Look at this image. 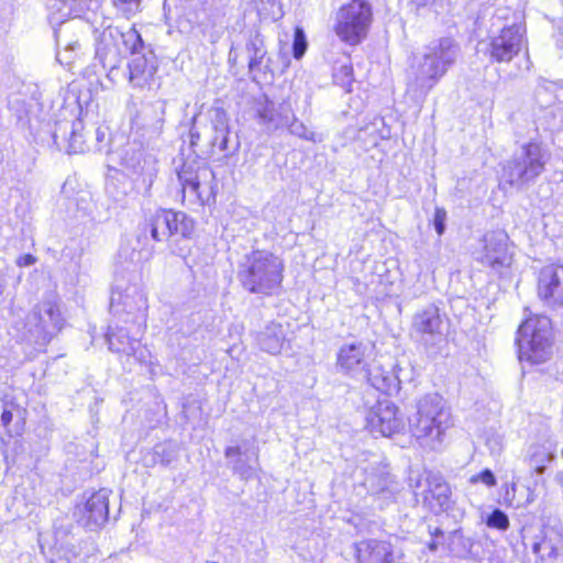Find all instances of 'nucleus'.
Masks as SVG:
<instances>
[{
    "instance_id": "32",
    "label": "nucleus",
    "mask_w": 563,
    "mask_h": 563,
    "mask_svg": "<svg viewBox=\"0 0 563 563\" xmlns=\"http://www.w3.org/2000/svg\"><path fill=\"white\" fill-rule=\"evenodd\" d=\"M246 52L249 55V68L254 70L263 63L267 54L264 37L258 31L251 34L246 43Z\"/></svg>"
},
{
    "instance_id": "39",
    "label": "nucleus",
    "mask_w": 563,
    "mask_h": 563,
    "mask_svg": "<svg viewBox=\"0 0 563 563\" xmlns=\"http://www.w3.org/2000/svg\"><path fill=\"white\" fill-rule=\"evenodd\" d=\"M114 7L126 18L140 11L141 0H112Z\"/></svg>"
},
{
    "instance_id": "24",
    "label": "nucleus",
    "mask_w": 563,
    "mask_h": 563,
    "mask_svg": "<svg viewBox=\"0 0 563 563\" xmlns=\"http://www.w3.org/2000/svg\"><path fill=\"white\" fill-rule=\"evenodd\" d=\"M85 525L93 528L100 527L108 520L109 516V490L100 489L87 499L85 504Z\"/></svg>"
},
{
    "instance_id": "51",
    "label": "nucleus",
    "mask_w": 563,
    "mask_h": 563,
    "mask_svg": "<svg viewBox=\"0 0 563 563\" xmlns=\"http://www.w3.org/2000/svg\"><path fill=\"white\" fill-rule=\"evenodd\" d=\"M206 563H218V562H206Z\"/></svg>"
},
{
    "instance_id": "20",
    "label": "nucleus",
    "mask_w": 563,
    "mask_h": 563,
    "mask_svg": "<svg viewBox=\"0 0 563 563\" xmlns=\"http://www.w3.org/2000/svg\"><path fill=\"white\" fill-rule=\"evenodd\" d=\"M109 349L115 353H122L128 356H134L140 363H147L151 356L150 351L141 345L139 339L131 338L126 329H110L107 333Z\"/></svg>"
},
{
    "instance_id": "7",
    "label": "nucleus",
    "mask_w": 563,
    "mask_h": 563,
    "mask_svg": "<svg viewBox=\"0 0 563 563\" xmlns=\"http://www.w3.org/2000/svg\"><path fill=\"white\" fill-rule=\"evenodd\" d=\"M508 241V234L504 230L486 232L474 251L475 261L495 274H503L512 262Z\"/></svg>"
},
{
    "instance_id": "41",
    "label": "nucleus",
    "mask_w": 563,
    "mask_h": 563,
    "mask_svg": "<svg viewBox=\"0 0 563 563\" xmlns=\"http://www.w3.org/2000/svg\"><path fill=\"white\" fill-rule=\"evenodd\" d=\"M471 484L482 483L486 487H494L497 485V479L489 468L483 470L481 473L474 474L470 477Z\"/></svg>"
},
{
    "instance_id": "47",
    "label": "nucleus",
    "mask_w": 563,
    "mask_h": 563,
    "mask_svg": "<svg viewBox=\"0 0 563 563\" xmlns=\"http://www.w3.org/2000/svg\"><path fill=\"white\" fill-rule=\"evenodd\" d=\"M80 125V122H74L73 125H71V140L73 142H76V130H77V126Z\"/></svg>"
},
{
    "instance_id": "35",
    "label": "nucleus",
    "mask_w": 563,
    "mask_h": 563,
    "mask_svg": "<svg viewBox=\"0 0 563 563\" xmlns=\"http://www.w3.org/2000/svg\"><path fill=\"white\" fill-rule=\"evenodd\" d=\"M289 132L292 135H296L300 139L311 141V142H321L322 137L316 132L309 130L302 122L294 119V121L288 126Z\"/></svg>"
},
{
    "instance_id": "37",
    "label": "nucleus",
    "mask_w": 563,
    "mask_h": 563,
    "mask_svg": "<svg viewBox=\"0 0 563 563\" xmlns=\"http://www.w3.org/2000/svg\"><path fill=\"white\" fill-rule=\"evenodd\" d=\"M258 12L261 15H264L265 18H271L272 20H277L282 18L283 12L280 7V0H261Z\"/></svg>"
},
{
    "instance_id": "44",
    "label": "nucleus",
    "mask_w": 563,
    "mask_h": 563,
    "mask_svg": "<svg viewBox=\"0 0 563 563\" xmlns=\"http://www.w3.org/2000/svg\"><path fill=\"white\" fill-rule=\"evenodd\" d=\"M36 262V257L31 254H24L16 260V265L20 267H27Z\"/></svg>"
},
{
    "instance_id": "38",
    "label": "nucleus",
    "mask_w": 563,
    "mask_h": 563,
    "mask_svg": "<svg viewBox=\"0 0 563 563\" xmlns=\"http://www.w3.org/2000/svg\"><path fill=\"white\" fill-rule=\"evenodd\" d=\"M307 38L303 30L299 26L295 29L292 42V55L296 59H300L307 51Z\"/></svg>"
},
{
    "instance_id": "40",
    "label": "nucleus",
    "mask_w": 563,
    "mask_h": 563,
    "mask_svg": "<svg viewBox=\"0 0 563 563\" xmlns=\"http://www.w3.org/2000/svg\"><path fill=\"white\" fill-rule=\"evenodd\" d=\"M81 48V45L79 41H73L65 45V47L57 52V59L62 64L70 65L73 63V56L71 53H75L76 51H79Z\"/></svg>"
},
{
    "instance_id": "1",
    "label": "nucleus",
    "mask_w": 563,
    "mask_h": 563,
    "mask_svg": "<svg viewBox=\"0 0 563 563\" xmlns=\"http://www.w3.org/2000/svg\"><path fill=\"white\" fill-rule=\"evenodd\" d=\"M456 55L457 46L452 38L443 37L431 42L415 57L413 78L408 84V90L426 98L454 64Z\"/></svg>"
},
{
    "instance_id": "3",
    "label": "nucleus",
    "mask_w": 563,
    "mask_h": 563,
    "mask_svg": "<svg viewBox=\"0 0 563 563\" xmlns=\"http://www.w3.org/2000/svg\"><path fill=\"white\" fill-rule=\"evenodd\" d=\"M283 273L284 262L279 256L266 250H255L240 263L238 277L249 292L272 296L282 285Z\"/></svg>"
},
{
    "instance_id": "13",
    "label": "nucleus",
    "mask_w": 563,
    "mask_h": 563,
    "mask_svg": "<svg viewBox=\"0 0 563 563\" xmlns=\"http://www.w3.org/2000/svg\"><path fill=\"white\" fill-rule=\"evenodd\" d=\"M31 322H35V329L30 330L36 336V340L46 344L56 335L64 325L56 298L51 295L45 298L34 310Z\"/></svg>"
},
{
    "instance_id": "15",
    "label": "nucleus",
    "mask_w": 563,
    "mask_h": 563,
    "mask_svg": "<svg viewBox=\"0 0 563 563\" xmlns=\"http://www.w3.org/2000/svg\"><path fill=\"white\" fill-rule=\"evenodd\" d=\"M523 46V31L519 25L504 27L489 43V56L497 63H509Z\"/></svg>"
},
{
    "instance_id": "30",
    "label": "nucleus",
    "mask_w": 563,
    "mask_h": 563,
    "mask_svg": "<svg viewBox=\"0 0 563 563\" xmlns=\"http://www.w3.org/2000/svg\"><path fill=\"white\" fill-rule=\"evenodd\" d=\"M361 379H365L371 386L383 394H390L398 387L396 377L390 372L384 371L379 366H374L371 363L367 375L362 376Z\"/></svg>"
},
{
    "instance_id": "12",
    "label": "nucleus",
    "mask_w": 563,
    "mask_h": 563,
    "mask_svg": "<svg viewBox=\"0 0 563 563\" xmlns=\"http://www.w3.org/2000/svg\"><path fill=\"white\" fill-rule=\"evenodd\" d=\"M372 351L361 341L344 343L336 353V371L354 379H361L367 375Z\"/></svg>"
},
{
    "instance_id": "19",
    "label": "nucleus",
    "mask_w": 563,
    "mask_h": 563,
    "mask_svg": "<svg viewBox=\"0 0 563 563\" xmlns=\"http://www.w3.org/2000/svg\"><path fill=\"white\" fill-rule=\"evenodd\" d=\"M363 484L372 495L382 501L380 507L391 501L398 492V484L385 466H377L369 472L366 471Z\"/></svg>"
},
{
    "instance_id": "31",
    "label": "nucleus",
    "mask_w": 563,
    "mask_h": 563,
    "mask_svg": "<svg viewBox=\"0 0 563 563\" xmlns=\"http://www.w3.org/2000/svg\"><path fill=\"white\" fill-rule=\"evenodd\" d=\"M172 210L157 211L151 219L150 232L156 242L167 241L172 235Z\"/></svg>"
},
{
    "instance_id": "17",
    "label": "nucleus",
    "mask_w": 563,
    "mask_h": 563,
    "mask_svg": "<svg viewBox=\"0 0 563 563\" xmlns=\"http://www.w3.org/2000/svg\"><path fill=\"white\" fill-rule=\"evenodd\" d=\"M357 563H404V551L386 541L364 540L355 545Z\"/></svg>"
},
{
    "instance_id": "29",
    "label": "nucleus",
    "mask_w": 563,
    "mask_h": 563,
    "mask_svg": "<svg viewBox=\"0 0 563 563\" xmlns=\"http://www.w3.org/2000/svg\"><path fill=\"white\" fill-rule=\"evenodd\" d=\"M211 124L213 136L211 139V145L218 146L221 152L228 150V136H229V119L224 110L216 108L211 113Z\"/></svg>"
},
{
    "instance_id": "48",
    "label": "nucleus",
    "mask_w": 563,
    "mask_h": 563,
    "mask_svg": "<svg viewBox=\"0 0 563 563\" xmlns=\"http://www.w3.org/2000/svg\"><path fill=\"white\" fill-rule=\"evenodd\" d=\"M534 498H536V497H534L533 492H532V490H530V492H529V495H528V497H527V503H529V504H530V503H532V501L534 500Z\"/></svg>"
},
{
    "instance_id": "2",
    "label": "nucleus",
    "mask_w": 563,
    "mask_h": 563,
    "mask_svg": "<svg viewBox=\"0 0 563 563\" xmlns=\"http://www.w3.org/2000/svg\"><path fill=\"white\" fill-rule=\"evenodd\" d=\"M409 426L421 446L438 450L446 430L452 426L451 412L443 397L437 393L421 397Z\"/></svg>"
},
{
    "instance_id": "50",
    "label": "nucleus",
    "mask_w": 563,
    "mask_h": 563,
    "mask_svg": "<svg viewBox=\"0 0 563 563\" xmlns=\"http://www.w3.org/2000/svg\"><path fill=\"white\" fill-rule=\"evenodd\" d=\"M560 483L563 486V474L560 476Z\"/></svg>"
},
{
    "instance_id": "9",
    "label": "nucleus",
    "mask_w": 563,
    "mask_h": 563,
    "mask_svg": "<svg viewBox=\"0 0 563 563\" xmlns=\"http://www.w3.org/2000/svg\"><path fill=\"white\" fill-rule=\"evenodd\" d=\"M184 194L197 199L201 205L210 203L216 197V176L206 164L195 167L185 164L178 173Z\"/></svg>"
},
{
    "instance_id": "26",
    "label": "nucleus",
    "mask_w": 563,
    "mask_h": 563,
    "mask_svg": "<svg viewBox=\"0 0 563 563\" xmlns=\"http://www.w3.org/2000/svg\"><path fill=\"white\" fill-rule=\"evenodd\" d=\"M110 306L115 313H119L121 310L130 314L140 312L142 318H144V313L147 310V298L141 290L132 288L125 294L113 292Z\"/></svg>"
},
{
    "instance_id": "46",
    "label": "nucleus",
    "mask_w": 563,
    "mask_h": 563,
    "mask_svg": "<svg viewBox=\"0 0 563 563\" xmlns=\"http://www.w3.org/2000/svg\"><path fill=\"white\" fill-rule=\"evenodd\" d=\"M199 140H200V134H199V132L195 129V126H192V128L190 129V142H191V145H195Z\"/></svg>"
},
{
    "instance_id": "11",
    "label": "nucleus",
    "mask_w": 563,
    "mask_h": 563,
    "mask_svg": "<svg viewBox=\"0 0 563 563\" xmlns=\"http://www.w3.org/2000/svg\"><path fill=\"white\" fill-rule=\"evenodd\" d=\"M445 318L435 305L418 310L411 322L410 333L426 346H433L444 339Z\"/></svg>"
},
{
    "instance_id": "49",
    "label": "nucleus",
    "mask_w": 563,
    "mask_h": 563,
    "mask_svg": "<svg viewBox=\"0 0 563 563\" xmlns=\"http://www.w3.org/2000/svg\"><path fill=\"white\" fill-rule=\"evenodd\" d=\"M430 550L434 551L437 549V544L434 542H431L429 544Z\"/></svg>"
},
{
    "instance_id": "4",
    "label": "nucleus",
    "mask_w": 563,
    "mask_h": 563,
    "mask_svg": "<svg viewBox=\"0 0 563 563\" xmlns=\"http://www.w3.org/2000/svg\"><path fill=\"white\" fill-rule=\"evenodd\" d=\"M520 361L531 364L547 362L552 355L553 333L550 318L532 314L520 324L517 334Z\"/></svg>"
},
{
    "instance_id": "43",
    "label": "nucleus",
    "mask_w": 563,
    "mask_h": 563,
    "mask_svg": "<svg viewBox=\"0 0 563 563\" xmlns=\"http://www.w3.org/2000/svg\"><path fill=\"white\" fill-rule=\"evenodd\" d=\"M119 257L123 258L125 263H135L140 260V253H136L134 249H130L129 245H121Z\"/></svg>"
},
{
    "instance_id": "8",
    "label": "nucleus",
    "mask_w": 563,
    "mask_h": 563,
    "mask_svg": "<svg viewBox=\"0 0 563 563\" xmlns=\"http://www.w3.org/2000/svg\"><path fill=\"white\" fill-rule=\"evenodd\" d=\"M410 482L415 495L420 496L431 510L443 512L453 510L451 487L441 474L429 472L426 475H419L416 479L410 478Z\"/></svg>"
},
{
    "instance_id": "18",
    "label": "nucleus",
    "mask_w": 563,
    "mask_h": 563,
    "mask_svg": "<svg viewBox=\"0 0 563 563\" xmlns=\"http://www.w3.org/2000/svg\"><path fill=\"white\" fill-rule=\"evenodd\" d=\"M522 563H554L559 556L561 539L554 533H539L525 543Z\"/></svg>"
},
{
    "instance_id": "28",
    "label": "nucleus",
    "mask_w": 563,
    "mask_h": 563,
    "mask_svg": "<svg viewBox=\"0 0 563 563\" xmlns=\"http://www.w3.org/2000/svg\"><path fill=\"white\" fill-rule=\"evenodd\" d=\"M256 114L258 122L265 125L269 131L277 130L288 122L275 103L266 97L257 102Z\"/></svg>"
},
{
    "instance_id": "23",
    "label": "nucleus",
    "mask_w": 563,
    "mask_h": 563,
    "mask_svg": "<svg viewBox=\"0 0 563 563\" xmlns=\"http://www.w3.org/2000/svg\"><path fill=\"white\" fill-rule=\"evenodd\" d=\"M555 452L554 441L549 435H543L528 446L525 460L537 474H543L545 464L554 460Z\"/></svg>"
},
{
    "instance_id": "33",
    "label": "nucleus",
    "mask_w": 563,
    "mask_h": 563,
    "mask_svg": "<svg viewBox=\"0 0 563 563\" xmlns=\"http://www.w3.org/2000/svg\"><path fill=\"white\" fill-rule=\"evenodd\" d=\"M170 220L173 235L188 238L192 234L195 224L192 219H190L186 213L172 211Z\"/></svg>"
},
{
    "instance_id": "16",
    "label": "nucleus",
    "mask_w": 563,
    "mask_h": 563,
    "mask_svg": "<svg viewBox=\"0 0 563 563\" xmlns=\"http://www.w3.org/2000/svg\"><path fill=\"white\" fill-rule=\"evenodd\" d=\"M538 296L548 307L563 306V265L551 264L538 276Z\"/></svg>"
},
{
    "instance_id": "36",
    "label": "nucleus",
    "mask_w": 563,
    "mask_h": 563,
    "mask_svg": "<svg viewBox=\"0 0 563 563\" xmlns=\"http://www.w3.org/2000/svg\"><path fill=\"white\" fill-rule=\"evenodd\" d=\"M486 526L488 528L506 531L509 528L508 516L500 509H494L486 518Z\"/></svg>"
},
{
    "instance_id": "5",
    "label": "nucleus",
    "mask_w": 563,
    "mask_h": 563,
    "mask_svg": "<svg viewBox=\"0 0 563 563\" xmlns=\"http://www.w3.org/2000/svg\"><path fill=\"white\" fill-rule=\"evenodd\" d=\"M372 23V4L367 0H351L335 11L332 30L341 42L356 46L367 37Z\"/></svg>"
},
{
    "instance_id": "25",
    "label": "nucleus",
    "mask_w": 563,
    "mask_h": 563,
    "mask_svg": "<svg viewBox=\"0 0 563 563\" xmlns=\"http://www.w3.org/2000/svg\"><path fill=\"white\" fill-rule=\"evenodd\" d=\"M227 459H233L232 470L235 474L240 475L243 479H249L255 475L256 465L258 462L257 450L242 451L241 446H228L224 451Z\"/></svg>"
},
{
    "instance_id": "22",
    "label": "nucleus",
    "mask_w": 563,
    "mask_h": 563,
    "mask_svg": "<svg viewBox=\"0 0 563 563\" xmlns=\"http://www.w3.org/2000/svg\"><path fill=\"white\" fill-rule=\"evenodd\" d=\"M124 166L136 175L145 186L150 189L157 174V159L143 150L134 151L130 156L123 158Z\"/></svg>"
},
{
    "instance_id": "45",
    "label": "nucleus",
    "mask_w": 563,
    "mask_h": 563,
    "mask_svg": "<svg viewBox=\"0 0 563 563\" xmlns=\"http://www.w3.org/2000/svg\"><path fill=\"white\" fill-rule=\"evenodd\" d=\"M13 415L10 410L4 409L1 413V422L4 427L9 426L12 421Z\"/></svg>"
},
{
    "instance_id": "27",
    "label": "nucleus",
    "mask_w": 563,
    "mask_h": 563,
    "mask_svg": "<svg viewBox=\"0 0 563 563\" xmlns=\"http://www.w3.org/2000/svg\"><path fill=\"white\" fill-rule=\"evenodd\" d=\"M256 340L262 351L277 355L284 347L286 331L280 323L272 322L258 332Z\"/></svg>"
},
{
    "instance_id": "34",
    "label": "nucleus",
    "mask_w": 563,
    "mask_h": 563,
    "mask_svg": "<svg viewBox=\"0 0 563 563\" xmlns=\"http://www.w3.org/2000/svg\"><path fill=\"white\" fill-rule=\"evenodd\" d=\"M472 548V540L466 538L460 530L450 534V551L457 556L466 555Z\"/></svg>"
},
{
    "instance_id": "14",
    "label": "nucleus",
    "mask_w": 563,
    "mask_h": 563,
    "mask_svg": "<svg viewBox=\"0 0 563 563\" xmlns=\"http://www.w3.org/2000/svg\"><path fill=\"white\" fill-rule=\"evenodd\" d=\"M367 427L372 433L390 437L404 427L398 408L389 399L378 400L366 416Z\"/></svg>"
},
{
    "instance_id": "42",
    "label": "nucleus",
    "mask_w": 563,
    "mask_h": 563,
    "mask_svg": "<svg viewBox=\"0 0 563 563\" xmlns=\"http://www.w3.org/2000/svg\"><path fill=\"white\" fill-rule=\"evenodd\" d=\"M446 211L444 208L437 207L433 216V225L439 235L445 231Z\"/></svg>"
},
{
    "instance_id": "6",
    "label": "nucleus",
    "mask_w": 563,
    "mask_h": 563,
    "mask_svg": "<svg viewBox=\"0 0 563 563\" xmlns=\"http://www.w3.org/2000/svg\"><path fill=\"white\" fill-rule=\"evenodd\" d=\"M549 157V153L539 143L525 144L505 165L504 177L516 186L532 181L543 173Z\"/></svg>"
},
{
    "instance_id": "21",
    "label": "nucleus",
    "mask_w": 563,
    "mask_h": 563,
    "mask_svg": "<svg viewBox=\"0 0 563 563\" xmlns=\"http://www.w3.org/2000/svg\"><path fill=\"white\" fill-rule=\"evenodd\" d=\"M157 65L152 53L135 56L129 63V80L135 88L151 89L156 85Z\"/></svg>"
},
{
    "instance_id": "10",
    "label": "nucleus",
    "mask_w": 563,
    "mask_h": 563,
    "mask_svg": "<svg viewBox=\"0 0 563 563\" xmlns=\"http://www.w3.org/2000/svg\"><path fill=\"white\" fill-rule=\"evenodd\" d=\"M142 47L143 41L135 27L108 26L100 35L97 52L114 60L122 54H137Z\"/></svg>"
}]
</instances>
